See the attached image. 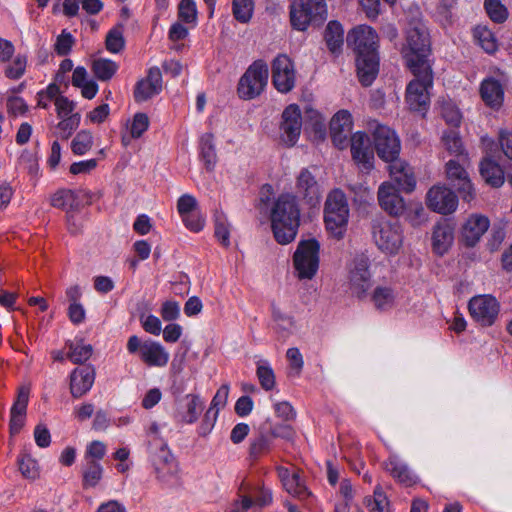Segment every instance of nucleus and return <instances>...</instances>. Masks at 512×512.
I'll return each mask as SVG.
<instances>
[{
    "label": "nucleus",
    "mask_w": 512,
    "mask_h": 512,
    "mask_svg": "<svg viewBox=\"0 0 512 512\" xmlns=\"http://www.w3.org/2000/svg\"><path fill=\"white\" fill-rule=\"evenodd\" d=\"M480 174L486 183L492 187H500L505 181L502 167L490 157L484 158L480 163Z\"/></svg>",
    "instance_id": "obj_31"
},
{
    "label": "nucleus",
    "mask_w": 512,
    "mask_h": 512,
    "mask_svg": "<svg viewBox=\"0 0 512 512\" xmlns=\"http://www.w3.org/2000/svg\"><path fill=\"white\" fill-rule=\"evenodd\" d=\"M184 225L193 232H199L203 229L205 219L200 212L195 211L181 216Z\"/></svg>",
    "instance_id": "obj_57"
},
{
    "label": "nucleus",
    "mask_w": 512,
    "mask_h": 512,
    "mask_svg": "<svg viewBox=\"0 0 512 512\" xmlns=\"http://www.w3.org/2000/svg\"><path fill=\"white\" fill-rule=\"evenodd\" d=\"M80 114L74 113L68 117L62 118L58 123V130L62 139H68L73 131H75L80 124Z\"/></svg>",
    "instance_id": "obj_51"
},
{
    "label": "nucleus",
    "mask_w": 512,
    "mask_h": 512,
    "mask_svg": "<svg viewBox=\"0 0 512 512\" xmlns=\"http://www.w3.org/2000/svg\"><path fill=\"white\" fill-rule=\"evenodd\" d=\"M178 18L187 23L195 24L197 21V7L194 0H181L178 5Z\"/></svg>",
    "instance_id": "obj_49"
},
{
    "label": "nucleus",
    "mask_w": 512,
    "mask_h": 512,
    "mask_svg": "<svg viewBox=\"0 0 512 512\" xmlns=\"http://www.w3.org/2000/svg\"><path fill=\"white\" fill-rule=\"evenodd\" d=\"M187 410L183 415V421L192 424L197 421L200 411L203 408V402L198 395L188 394L186 395Z\"/></svg>",
    "instance_id": "obj_48"
},
{
    "label": "nucleus",
    "mask_w": 512,
    "mask_h": 512,
    "mask_svg": "<svg viewBox=\"0 0 512 512\" xmlns=\"http://www.w3.org/2000/svg\"><path fill=\"white\" fill-rule=\"evenodd\" d=\"M26 67L27 56L24 54H17L5 68L4 74L9 79L18 80L25 74Z\"/></svg>",
    "instance_id": "obj_46"
},
{
    "label": "nucleus",
    "mask_w": 512,
    "mask_h": 512,
    "mask_svg": "<svg viewBox=\"0 0 512 512\" xmlns=\"http://www.w3.org/2000/svg\"><path fill=\"white\" fill-rule=\"evenodd\" d=\"M384 469L399 483L411 486L417 482V476L411 471L408 465L397 456H390L384 463Z\"/></svg>",
    "instance_id": "obj_28"
},
{
    "label": "nucleus",
    "mask_w": 512,
    "mask_h": 512,
    "mask_svg": "<svg viewBox=\"0 0 512 512\" xmlns=\"http://www.w3.org/2000/svg\"><path fill=\"white\" fill-rule=\"evenodd\" d=\"M349 206L345 194L335 189L326 199L324 221L327 231L335 238H343L348 225Z\"/></svg>",
    "instance_id": "obj_5"
},
{
    "label": "nucleus",
    "mask_w": 512,
    "mask_h": 512,
    "mask_svg": "<svg viewBox=\"0 0 512 512\" xmlns=\"http://www.w3.org/2000/svg\"><path fill=\"white\" fill-rule=\"evenodd\" d=\"M16 170H22L29 174L31 178H36L39 174V163L37 152L23 149L16 162Z\"/></svg>",
    "instance_id": "obj_33"
},
{
    "label": "nucleus",
    "mask_w": 512,
    "mask_h": 512,
    "mask_svg": "<svg viewBox=\"0 0 512 512\" xmlns=\"http://www.w3.org/2000/svg\"><path fill=\"white\" fill-rule=\"evenodd\" d=\"M448 180L457 189L460 197L470 202L474 199L475 190L469 179L467 171L455 160H449L446 164Z\"/></svg>",
    "instance_id": "obj_22"
},
{
    "label": "nucleus",
    "mask_w": 512,
    "mask_h": 512,
    "mask_svg": "<svg viewBox=\"0 0 512 512\" xmlns=\"http://www.w3.org/2000/svg\"><path fill=\"white\" fill-rule=\"evenodd\" d=\"M272 81L281 93L291 91L295 86V70L287 55H278L272 62Z\"/></svg>",
    "instance_id": "obj_18"
},
{
    "label": "nucleus",
    "mask_w": 512,
    "mask_h": 512,
    "mask_svg": "<svg viewBox=\"0 0 512 512\" xmlns=\"http://www.w3.org/2000/svg\"><path fill=\"white\" fill-rule=\"evenodd\" d=\"M490 226L488 217L482 214H472L464 222L461 237L468 247L475 246Z\"/></svg>",
    "instance_id": "obj_23"
},
{
    "label": "nucleus",
    "mask_w": 512,
    "mask_h": 512,
    "mask_svg": "<svg viewBox=\"0 0 512 512\" xmlns=\"http://www.w3.org/2000/svg\"><path fill=\"white\" fill-rule=\"evenodd\" d=\"M149 461L162 486L174 488L181 484L179 463L166 443L161 442L158 448L150 451Z\"/></svg>",
    "instance_id": "obj_4"
},
{
    "label": "nucleus",
    "mask_w": 512,
    "mask_h": 512,
    "mask_svg": "<svg viewBox=\"0 0 512 512\" xmlns=\"http://www.w3.org/2000/svg\"><path fill=\"white\" fill-rule=\"evenodd\" d=\"M129 353H139L140 359L151 367H164L167 365L170 355L159 342L147 340L142 342L139 337L133 335L127 342Z\"/></svg>",
    "instance_id": "obj_11"
},
{
    "label": "nucleus",
    "mask_w": 512,
    "mask_h": 512,
    "mask_svg": "<svg viewBox=\"0 0 512 512\" xmlns=\"http://www.w3.org/2000/svg\"><path fill=\"white\" fill-rule=\"evenodd\" d=\"M430 42L424 27L414 26L407 30L403 56L410 71L431 69L429 63Z\"/></svg>",
    "instance_id": "obj_3"
},
{
    "label": "nucleus",
    "mask_w": 512,
    "mask_h": 512,
    "mask_svg": "<svg viewBox=\"0 0 512 512\" xmlns=\"http://www.w3.org/2000/svg\"><path fill=\"white\" fill-rule=\"evenodd\" d=\"M442 117L445 121L453 126H458L461 121V114L455 105L452 103H445L441 108Z\"/></svg>",
    "instance_id": "obj_60"
},
{
    "label": "nucleus",
    "mask_w": 512,
    "mask_h": 512,
    "mask_svg": "<svg viewBox=\"0 0 512 512\" xmlns=\"http://www.w3.org/2000/svg\"><path fill=\"white\" fill-rule=\"evenodd\" d=\"M302 115L298 105L290 104L281 115L279 136L281 142L287 147H293L301 134Z\"/></svg>",
    "instance_id": "obj_14"
},
{
    "label": "nucleus",
    "mask_w": 512,
    "mask_h": 512,
    "mask_svg": "<svg viewBox=\"0 0 512 512\" xmlns=\"http://www.w3.org/2000/svg\"><path fill=\"white\" fill-rule=\"evenodd\" d=\"M377 198L380 207L391 216H401L406 209L405 201L399 194V189L392 182L386 181L379 186Z\"/></svg>",
    "instance_id": "obj_20"
},
{
    "label": "nucleus",
    "mask_w": 512,
    "mask_h": 512,
    "mask_svg": "<svg viewBox=\"0 0 512 512\" xmlns=\"http://www.w3.org/2000/svg\"><path fill=\"white\" fill-rule=\"evenodd\" d=\"M411 72L415 78L407 85L406 102L410 110L424 115L430 105L429 90L433 86L432 69H419V71Z\"/></svg>",
    "instance_id": "obj_7"
},
{
    "label": "nucleus",
    "mask_w": 512,
    "mask_h": 512,
    "mask_svg": "<svg viewBox=\"0 0 512 512\" xmlns=\"http://www.w3.org/2000/svg\"><path fill=\"white\" fill-rule=\"evenodd\" d=\"M480 95L484 103L493 109H498L503 104V87L501 83L494 78H487L482 81Z\"/></svg>",
    "instance_id": "obj_29"
},
{
    "label": "nucleus",
    "mask_w": 512,
    "mask_h": 512,
    "mask_svg": "<svg viewBox=\"0 0 512 512\" xmlns=\"http://www.w3.org/2000/svg\"><path fill=\"white\" fill-rule=\"evenodd\" d=\"M351 154L358 168L369 173L374 168V150L365 132L358 131L351 136Z\"/></svg>",
    "instance_id": "obj_16"
},
{
    "label": "nucleus",
    "mask_w": 512,
    "mask_h": 512,
    "mask_svg": "<svg viewBox=\"0 0 512 512\" xmlns=\"http://www.w3.org/2000/svg\"><path fill=\"white\" fill-rule=\"evenodd\" d=\"M253 13L252 0H233V15L241 23H247Z\"/></svg>",
    "instance_id": "obj_50"
},
{
    "label": "nucleus",
    "mask_w": 512,
    "mask_h": 512,
    "mask_svg": "<svg viewBox=\"0 0 512 512\" xmlns=\"http://www.w3.org/2000/svg\"><path fill=\"white\" fill-rule=\"evenodd\" d=\"M484 9L494 23L502 24L508 19V9L501 0H484Z\"/></svg>",
    "instance_id": "obj_39"
},
{
    "label": "nucleus",
    "mask_w": 512,
    "mask_h": 512,
    "mask_svg": "<svg viewBox=\"0 0 512 512\" xmlns=\"http://www.w3.org/2000/svg\"><path fill=\"white\" fill-rule=\"evenodd\" d=\"M277 472L284 489L290 495L301 501L312 498V492L307 488L299 469L294 466L278 467Z\"/></svg>",
    "instance_id": "obj_17"
},
{
    "label": "nucleus",
    "mask_w": 512,
    "mask_h": 512,
    "mask_svg": "<svg viewBox=\"0 0 512 512\" xmlns=\"http://www.w3.org/2000/svg\"><path fill=\"white\" fill-rule=\"evenodd\" d=\"M29 392L30 389L28 387H21L18 390V395L16 398V401L14 402L10 414H18V415H25L26 416V410L29 400Z\"/></svg>",
    "instance_id": "obj_56"
},
{
    "label": "nucleus",
    "mask_w": 512,
    "mask_h": 512,
    "mask_svg": "<svg viewBox=\"0 0 512 512\" xmlns=\"http://www.w3.org/2000/svg\"><path fill=\"white\" fill-rule=\"evenodd\" d=\"M324 40L328 50L335 56L342 52L344 42V30L338 21H330L324 32Z\"/></svg>",
    "instance_id": "obj_32"
},
{
    "label": "nucleus",
    "mask_w": 512,
    "mask_h": 512,
    "mask_svg": "<svg viewBox=\"0 0 512 512\" xmlns=\"http://www.w3.org/2000/svg\"><path fill=\"white\" fill-rule=\"evenodd\" d=\"M197 208V200L190 194L182 195L177 202V210L180 216L195 212Z\"/></svg>",
    "instance_id": "obj_62"
},
{
    "label": "nucleus",
    "mask_w": 512,
    "mask_h": 512,
    "mask_svg": "<svg viewBox=\"0 0 512 512\" xmlns=\"http://www.w3.org/2000/svg\"><path fill=\"white\" fill-rule=\"evenodd\" d=\"M229 391V384H223L214 395L209 408L217 410L219 413V410L224 408L227 403Z\"/></svg>",
    "instance_id": "obj_63"
},
{
    "label": "nucleus",
    "mask_w": 512,
    "mask_h": 512,
    "mask_svg": "<svg viewBox=\"0 0 512 512\" xmlns=\"http://www.w3.org/2000/svg\"><path fill=\"white\" fill-rule=\"evenodd\" d=\"M76 192L70 189L57 191L51 198V205L61 209H73L76 205Z\"/></svg>",
    "instance_id": "obj_44"
},
{
    "label": "nucleus",
    "mask_w": 512,
    "mask_h": 512,
    "mask_svg": "<svg viewBox=\"0 0 512 512\" xmlns=\"http://www.w3.org/2000/svg\"><path fill=\"white\" fill-rule=\"evenodd\" d=\"M86 463L83 466V485L85 487L96 486L102 478L103 468L98 461L93 459L85 460Z\"/></svg>",
    "instance_id": "obj_36"
},
{
    "label": "nucleus",
    "mask_w": 512,
    "mask_h": 512,
    "mask_svg": "<svg viewBox=\"0 0 512 512\" xmlns=\"http://www.w3.org/2000/svg\"><path fill=\"white\" fill-rule=\"evenodd\" d=\"M327 18L325 0H293L290 21L294 29L305 31L310 24H322Z\"/></svg>",
    "instance_id": "obj_6"
},
{
    "label": "nucleus",
    "mask_w": 512,
    "mask_h": 512,
    "mask_svg": "<svg viewBox=\"0 0 512 512\" xmlns=\"http://www.w3.org/2000/svg\"><path fill=\"white\" fill-rule=\"evenodd\" d=\"M270 220L276 241L282 245L292 242L300 225V208L296 196L291 193L279 195L271 208Z\"/></svg>",
    "instance_id": "obj_2"
},
{
    "label": "nucleus",
    "mask_w": 512,
    "mask_h": 512,
    "mask_svg": "<svg viewBox=\"0 0 512 512\" xmlns=\"http://www.w3.org/2000/svg\"><path fill=\"white\" fill-rule=\"evenodd\" d=\"M106 454V445L101 441H92L86 449L85 460L93 459L95 461L101 460Z\"/></svg>",
    "instance_id": "obj_61"
},
{
    "label": "nucleus",
    "mask_w": 512,
    "mask_h": 512,
    "mask_svg": "<svg viewBox=\"0 0 512 512\" xmlns=\"http://www.w3.org/2000/svg\"><path fill=\"white\" fill-rule=\"evenodd\" d=\"M162 90V74L158 67L149 69L146 78L137 82L134 90L136 102H143L159 94Z\"/></svg>",
    "instance_id": "obj_25"
},
{
    "label": "nucleus",
    "mask_w": 512,
    "mask_h": 512,
    "mask_svg": "<svg viewBox=\"0 0 512 512\" xmlns=\"http://www.w3.org/2000/svg\"><path fill=\"white\" fill-rule=\"evenodd\" d=\"M373 239L384 253L395 255L403 244V230L398 221L377 219L372 225Z\"/></svg>",
    "instance_id": "obj_8"
},
{
    "label": "nucleus",
    "mask_w": 512,
    "mask_h": 512,
    "mask_svg": "<svg viewBox=\"0 0 512 512\" xmlns=\"http://www.w3.org/2000/svg\"><path fill=\"white\" fill-rule=\"evenodd\" d=\"M95 370L91 366L76 368L70 375V392L74 398H80L93 386Z\"/></svg>",
    "instance_id": "obj_27"
},
{
    "label": "nucleus",
    "mask_w": 512,
    "mask_h": 512,
    "mask_svg": "<svg viewBox=\"0 0 512 512\" xmlns=\"http://www.w3.org/2000/svg\"><path fill=\"white\" fill-rule=\"evenodd\" d=\"M271 310H272V318H273L274 322L276 323L277 328L282 331H287V332L291 331V329L294 327L293 317L284 313L275 304L271 305Z\"/></svg>",
    "instance_id": "obj_53"
},
{
    "label": "nucleus",
    "mask_w": 512,
    "mask_h": 512,
    "mask_svg": "<svg viewBox=\"0 0 512 512\" xmlns=\"http://www.w3.org/2000/svg\"><path fill=\"white\" fill-rule=\"evenodd\" d=\"M293 262L299 279H312L319 267V243L315 239L301 241Z\"/></svg>",
    "instance_id": "obj_10"
},
{
    "label": "nucleus",
    "mask_w": 512,
    "mask_h": 512,
    "mask_svg": "<svg viewBox=\"0 0 512 512\" xmlns=\"http://www.w3.org/2000/svg\"><path fill=\"white\" fill-rule=\"evenodd\" d=\"M373 139L380 159L387 163L399 159L401 143L392 129L384 125H377L373 132Z\"/></svg>",
    "instance_id": "obj_13"
},
{
    "label": "nucleus",
    "mask_w": 512,
    "mask_h": 512,
    "mask_svg": "<svg viewBox=\"0 0 512 512\" xmlns=\"http://www.w3.org/2000/svg\"><path fill=\"white\" fill-rule=\"evenodd\" d=\"M310 207L318 205L322 198L321 186L309 168H302L295 180V195Z\"/></svg>",
    "instance_id": "obj_15"
},
{
    "label": "nucleus",
    "mask_w": 512,
    "mask_h": 512,
    "mask_svg": "<svg viewBox=\"0 0 512 512\" xmlns=\"http://www.w3.org/2000/svg\"><path fill=\"white\" fill-rule=\"evenodd\" d=\"M474 37L486 53L492 54L497 51V39L494 33L487 26H477L474 29Z\"/></svg>",
    "instance_id": "obj_34"
},
{
    "label": "nucleus",
    "mask_w": 512,
    "mask_h": 512,
    "mask_svg": "<svg viewBox=\"0 0 512 512\" xmlns=\"http://www.w3.org/2000/svg\"><path fill=\"white\" fill-rule=\"evenodd\" d=\"M352 125V116L347 110H340L332 117L330 121V134L333 144L337 148L344 149L347 146Z\"/></svg>",
    "instance_id": "obj_24"
},
{
    "label": "nucleus",
    "mask_w": 512,
    "mask_h": 512,
    "mask_svg": "<svg viewBox=\"0 0 512 512\" xmlns=\"http://www.w3.org/2000/svg\"><path fill=\"white\" fill-rule=\"evenodd\" d=\"M149 127L148 116L144 113L135 114L131 124V136L133 138H139Z\"/></svg>",
    "instance_id": "obj_58"
},
{
    "label": "nucleus",
    "mask_w": 512,
    "mask_h": 512,
    "mask_svg": "<svg viewBox=\"0 0 512 512\" xmlns=\"http://www.w3.org/2000/svg\"><path fill=\"white\" fill-rule=\"evenodd\" d=\"M468 309L471 317L481 326H492L498 318L500 304L491 295H478L470 299Z\"/></svg>",
    "instance_id": "obj_12"
},
{
    "label": "nucleus",
    "mask_w": 512,
    "mask_h": 512,
    "mask_svg": "<svg viewBox=\"0 0 512 512\" xmlns=\"http://www.w3.org/2000/svg\"><path fill=\"white\" fill-rule=\"evenodd\" d=\"M200 155L207 169H213L216 163V150L214 146V137L210 133L201 136L200 139Z\"/></svg>",
    "instance_id": "obj_37"
},
{
    "label": "nucleus",
    "mask_w": 512,
    "mask_h": 512,
    "mask_svg": "<svg viewBox=\"0 0 512 512\" xmlns=\"http://www.w3.org/2000/svg\"><path fill=\"white\" fill-rule=\"evenodd\" d=\"M347 45L356 54L357 74L364 86L375 80L379 71L378 35L367 25L353 28L347 35Z\"/></svg>",
    "instance_id": "obj_1"
},
{
    "label": "nucleus",
    "mask_w": 512,
    "mask_h": 512,
    "mask_svg": "<svg viewBox=\"0 0 512 512\" xmlns=\"http://www.w3.org/2000/svg\"><path fill=\"white\" fill-rule=\"evenodd\" d=\"M217 410L208 409L204 415L201 425L198 428V434L202 437L207 436L213 429L217 418H218Z\"/></svg>",
    "instance_id": "obj_59"
},
{
    "label": "nucleus",
    "mask_w": 512,
    "mask_h": 512,
    "mask_svg": "<svg viewBox=\"0 0 512 512\" xmlns=\"http://www.w3.org/2000/svg\"><path fill=\"white\" fill-rule=\"evenodd\" d=\"M93 145V137L89 131L82 130L77 133L71 142V150L76 155H84Z\"/></svg>",
    "instance_id": "obj_47"
},
{
    "label": "nucleus",
    "mask_w": 512,
    "mask_h": 512,
    "mask_svg": "<svg viewBox=\"0 0 512 512\" xmlns=\"http://www.w3.org/2000/svg\"><path fill=\"white\" fill-rule=\"evenodd\" d=\"M117 70V63L109 59H96L92 64V71L95 77L101 81L110 80Z\"/></svg>",
    "instance_id": "obj_38"
},
{
    "label": "nucleus",
    "mask_w": 512,
    "mask_h": 512,
    "mask_svg": "<svg viewBox=\"0 0 512 512\" xmlns=\"http://www.w3.org/2000/svg\"><path fill=\"white\" fill-rule=\"evenodd\" d=\"M124 26L118 24L109 30L106 36V49L111 53H119L125 46Z\"/></svg>",
    "instance_id": "obj_41"
},
{
    "label": "nucleus",
    "mask_w": 512,
    "mask_h": 512,
    "mask_svg": "<svg viewBox=\"0 0 512 512\" xmlns=\"http://www.w3.org/2000/svg\"><path fill=\"white\" fill-rule=\"evenodd\" d=\"M395 296L388 287H377L372 295V301L378 310H389L394 305Z\"/></svg>",
    "instance_id": "obj_42"
},
{
    "label": "nucleus",
    "mask_w": 512,
    "mask_h": 512,
    "mask_svg": "<svg viewBox=\"0 0 512 512\" xmlns=\"http://www.w3.org/2000/svg\"><path fill=\"white\" fill-rule=\"evenodd\" d=\"M69 351L67 358H69L75 364H81L87 361L92 355V346L83 342L67 344Z\"/></svg>",
    "instance_id": "obj_40"
},
{
    "label": "nucleus",
    "mask_w": 512,
    "mask_h": 512,
    "mask_svg": "<svg viewBox=\"0 0 512 512\" xmlns=\"http://www.w3.org/2000/svg\"><path fill=\"white\" fill-rule=\"evenodd\" d=\"M215 237L224 247L230 246V230L231 225L227 220V217L223 213H217L215 215Z\"/></svg>",
    "instance_id": "obj_43"
},
{
    "label": "nucleus",
    "mask_w": 512,
    "mask_h": 512,
    "mask_svg": "<svg viewBox=\"0 0 512 512\" xmlns=\"http://www.w3.org/2000/svg\"><path fill=\"white\" fill-rule=\"evenodd\" d=\"M73 45V37L70 33L63 31L57 38L55 43V51L60 56L67 55Z\"/></svg>",
    "instance_id": "obj_64"
},
{
    "label": "nucleus",
    "mask_w": 512,
    "mask_h": 512,
    "mask_svg": "<svg viewBox=\"0 0 512 512\" xmlns=\"http://www.w3.org/2000/svg\"><path fill=\"white\" fill-rule=\"evenodd\" d=\"M388 169L391 179L397 184L399 190L410 193L415 189L416 179L412 168L406 162L396 159L389 162Z\"/></svg>",
    "instance_id": "obj_26"
},
{
    "label": "nucleus",
    "mask_w": 512,
    "mask_h": 512,
    "mask_svg": "<svg viewBox=\"0 0 512 512\" xmlns=\"http://www.w3.org/2000/svg\"><path fill=\"white\" fill-rule=\"evenodd\" d=\"M256 374L264 390L270 391L274 388L275 374L267 361H262L257 364Z\"/></svg>",
    "instance_id": "obj_45"
},
{
    "label": "nucleus",
    "mask_w": 512,
    "mask_h": 512,
    "mask_svg": "<svg viewBox=\"0 0 512 512\" xmlns=\"http://www.w3.org/2000/svg\"><path fill=\"white\" fill-rule=\"evenodd\" d=\"M427 206L434 212L447 215L454 212L458 206L455 193L444 186H433L426 196Z\"/></svg>",
    "instance_id": "obj_19"
},
{
    "label": "nucleus",
    "mask_w": 512,
    "mask_h": 512,
    "mask_svg": "<svg viewBox=\"0 0 512 512\" xmlns=\"http://www.w3.org/2000/svg\"><path fill=\"white\" fill-rule=\"evenodd\" d=\"M349 279L353 294L359 298L365 295L371 286L369 260L367 257L360 255L354 258L350 268Z\"/></svg>",
    "instance_id": "obj_21"
},
{
    "label": "nucleus",
    "mask_w": 512,
    "mask_h": 512,
    "mask_svg": "<svg viewBox=\"0 0 512 512\" xmlns=\"http://www.w3.org/2000/svg\"><path fill=\"white\" fill-rule=\"evenodd\" d=\"M270 446V438L264 434H260L251 441L249 454L253 459H258L270 450Z\"/></svg>",
    "instance_id": "obj_52"
},
{
    "label": "nucleus",
    "mask_w": 512,
    "mask_h": 512,
    "mask_svg": "<svg viewBox=\"0 0 512 512\" xmlns=\"http://www.w3.org/2000/svg\"><path fill=\"white\" fill-rule=\"evenodd\" d=\"M364 504L370 512H390V503L380 485L376 486L372 496L364 500Z\"/></svg>",
    "instance_id": "obj_35"
},
{
    "label": "nucleus",
    "mask_w": 512,
    "mask_h": 512,
    "mask_svg": "<svg viewBox=\"0 0 512 512\" xmlns=\"http://www.w3.org/2000/svg\"><path fill=\"white\" fill-rule=\"evenodd\" d=\"M454 239L453 228L447 222H441L435 225L432 234L434 251L443 255L451 246Z\"/></svg>",
    "instance_id": "obj_30"
},
{
    "label": "nucleus",
    "mask_w": 512,
    "mask_h": 512,
    "mask_svg": "<svg viewBox=\"0 0 512 512\" xmlns=\"http://www.w3.org/2000/svg\"><path fill=\"white\" fill-rule=\"evenodd\" d=\"M19 470L23 477L35 480L39 477V469L36 460L32 459L30 456H23L18 461Z\"/></svg>",
    "instance_id": "obj_54"
},
{
    "label": "nucleus",
    "mask_w": 512,
    "mask_h": 512,
    "mask_svg": "<svg viewBox=\"0 0 512 512\" xmlns=\"http://www.w3.org/2000/svg\"><path fill=\"white\" fill-rule=\"evenodd\" d=\"M442 141L444 143V146L446 149L451 153L455 155L462 154L463 147L460 137L458 136L457 132L450 130L448 132H445Z\"/></svg>",
    "instance_id": "obj_55"
},
{
    "label": "nucleus",
    "mask_w": 512,
    "mask_h": 512,
    "mask_svg": "<svg viewBox=\"0 0 512 512\" xmlns=\"http://www.w3.org/2000/svg\"><path fill=\"white\" fill-rule=\"evenodd\" d=\"M269 70L262 60L254 61L238 83V95L241 99L251 100L258 97L265 89L268 81Z\"/></svg>",
    "instance_id": "obj_9"
}]
</instances>
